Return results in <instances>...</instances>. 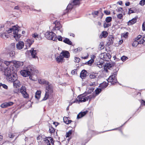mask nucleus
Segmentation results:
<instances>
[{
	"label": "nucleus",
	"mask_w": 145,
	"mask_h": 145,
	"mask_svg": "<svg viewBox=\"0 0 145 145\" xmlns=\"http://www.w3.org/2000/svg\"><path fill=\"white\" fill-rule=\"evenodd\" d=\"M41 83L42 84H45V86H46L50 83L48 81L45 80H41Z\"/></svg>",
	"instance_id": "nucleus-32"
},
{
	"label": "nucleus",
	"mask_w": 145,
	"mask_h": 145,
	"mask_svg": "<svg viewBox=\"0 0 145 145\" xmlns=\"http://www.w3.org/2000/svg\"><path fill=\"white\" fill-rule=\"evenodd\" d=\"M2 86L4 88L7 89L8 88V86L7 85H6L4 84H2Z\"/></svg>",
	"instance_id": "nucleus-61"
},
{
	"label": "nucleus",
	"mask_w": 145,
	"mask_h": 145,
	"mask_svg": "<svg viewBox=\"0 0 145 145\" xmlns=\"http://www.w3.org/2000/svg\"><path fill=\"white\" fill-rule=\"evenodd\" d=\"M26 69H27L28 71L30 72V73L31 74H33V73L36 71L35 67L32 65H30L26 67Z\"/></svg>",
	"instance_id": "nucleus-12"
},
{
	"label": "nucleus",
	"mask_w": 145,
	"mask_h": 145,
	"mask_svg": "<svg viewBox=\"0 0 145 145\" xmlns=\"http://www.w3.org/2000/svg\"><path fill=\"white\" fill-rule=\"evenodd\" d=\"M87 71L85 70H83L81 72L80 75V77L82 79L85 78L87 76Z\"/></svg>",
	"instance_id": "nucleus-22"
},
{
	"label": "nucleus",
	"mask_w": 145,
	"mask_h": 145,
	"mask_svg": "<svg viewBox=\"0 0 145 145\" xmlns=\"http://www.w3.org/2000/svg\"><path fill=\"white\" fill-rule=\"evenodd\" d=\"M31 54H37V53L36 52V50H34V49L32 48L31 50L29 51Z\"/></svg>",
	"instance_id": "nucleus-37"
},
{
	"label": "nucleus",
	"mask_w": 145,
	"mask_h": 145,
	"mask_svg": "<svg viewBox=\"0 0 145 145\" xmlns=\"http://www.w3.org/2000/svg\"><path fill=\"white\" fill-rule=\"evenodd\" d=\"M45 93L42 101L46 100L48 98L51 97L53 92V87L50 83L45 86Z\"/></svg>",
	"instance_id": "nucleus-1"
},
{
	"label": "nucleus",
	"mask_w": 145,
	"mask_h": 145,
	"mask_svg": "<svg viewBox=\"0 0 145 145\" xmlns=\"http://www.w3.org/2000/svg\"><path fill=\"white\" fill-rule=\"evenodd\" d=\"M138 42V44H142L144 43V42L143 40L141 39Z\"/></svg>",
	"instance_id": "nucleus-63"
},
{
	"label": "nucleus",
	"mask_w": 145,
	"mask_h": 145,
	"mask_svg": "<svg viewBox=\"0 0 145 145\" xmlns=\"http://www.w3.org/2000/svg\"><path fill=\"white\" fill-rule=\"evenodd\" d=\"M72 133V131L70 130L68 132H67L66 134V137H69L70 136V135H71Z\"/></svg>",
	"instance_id": "nucleus-40"
},
{
	"label": "nucleus",
	"mask_w": 145,
	"mask_h": 145,
	"mask_svg": "<svg viewBox=\"0 0 145 145\" xmlns=\"http://www.w3.org/2000/svg\"><path fill=\"white\" fill-rule=\"evenodd\" d=\"M96 96V95L95 94H91L89 96H88L87 97L88 98V100L89 99V100H91V99H94Z\"/></svg>",
	"instance_id": "nucleus-30"
},
{
	"label": "nucleus",
	"mask_w": 145,
	"mask_h": 145,
	"mask_svg": "<svg viewBox=\"0 0 145 145\" xmlns=\"http://www.w3.org/2000/svg\"><path fill=\"white\" fill-rule=\"evenodd\" d=\"M82 0H74L72 3L73 5L74 6L75 5H79L80 4V1Z\"/></svg>",
	"instance_id": "nucleus-26"
},
{
	"label": "nucleus",
	"mask_w": 145,
	"mask_h": 145,
	"mask_svg": "<svg viewBox=\"0 0 145 145\" xmlns=\"http://www.w3.org/2000/svg\"><path fill=\"white\" fill-rule=\"evenodd\" d=\"M114 37L112 35L108 37V42L106 43L107 46H109L110 45L113 44L114 40Z\"/></svg>",
	"instance_id": "nucleus-17"
},
{
	"label": "nucleus",
	"mask_w": 145,
	"mask_h": 145,
	"mask_svg": "<svg viewBox=\"0 0 145 145\" xmlns=\"http://www.w3.org/2000/svg\"><path fill=\"white\" fill-rule=\"evenodd\" d=\"M119 65L118 64H116L115 63H106L104 66V70L106 72H108V69L111 70L113 69V71L115 68H119Z\"/></svg>",
	"instance_id": "nucleus-5"
},
{
	"label": "nucleus",
	"mask_w": 145,
	"mask_h": 145,
	"mask_svg": "<svg viewBox=\"0 0 145 145\" xmlns=\"http://www.w3.org/2000/svg\"><path fill=\"white\" fill-rule=\"evenodd\" d=\"M21 74L23 76L26 77L29 76L31 75L30 72L26 69L25 70H21L20 71Z\"/></svg>",
	"instance_id": "nucleus-13"
},
{
	"label": "nucleus",
	"mask_w": 145,
	"mask_h": 145,
	"mask_svg": "<svg viewBox=\"0 0 145 145\" xmlns=\"http://www.w3.org/2000/svg\"><path fill=\"white\" fill-rule=\"evenodd\" d=\"M88 100V98L84 96V94L80 95L78 96L73 103H77L79 102H85Z\"/></svg>",
	"instance_id": "nucleus-7"
},
{
	"label": "nucleus",
	"mask_w": 145,
	"mask_h": 145,
	"mask_svg": "<svg viewBox=\"0 0 145 145\" xmlns=\"http://www.w3.org/2000/svg\"><path fill=\"white\" fill-rule=\"evenodd\" d=\"M104 12L107 15L110 14V13L109 11L107 10H105Z\"/></svg>",
	"instance_id": "nucleus-58"
},
{
	"label": "nucleus",
	"mask_w": 145,
	"mask_h": 145,
	"mask_svg": "<svg viewBox=\"0 0 145 145\" xmlns=\"http://www.w3.org/2000/svg\"><path fill=\"white\" fill-rule=\"evenodd\" d=\"M104 61H99L97 63V66L99 67L100 68H101L103 67H104V66L105 65H104Z\"/></svg>",
	"instance_id": "nucleus-27"
},
{
	"label": "nucleus",
	"mask_w": 145,
	"mask_h": 145,
	"mask_svg": "<svg viewBox=\"0 0 145 145\" xmlns=\"http://www.w3.org/2000/svg\"><path fill=\"white\" fill-rule=\"evenodd\" d=\"M137 18L138 17L136 16L135 18L127 22L128 25H132L136 23Z\"/></svg>",
	"instance_id": "nucleus-21"
},
{
	"label": "nucleus",
	"mask_w": 145,
	"mask_h": 145,
	"mask_svg": "<svg viewBox=\"0 0 145 145\" xmlns=\"http://www.w3.org/2000/svg\"><path fill=\"white\" fill-rule=\"evenodd\" d=\"M102 91V90L100 88H97L95 89V95H96V96L98 95Z\"/></svg>",
	"instance_id": "nucleus-33"
},
{
	"label": "nucleus",
	"mask_w": 145,
	"mask_h": 145,
	"mask_svg": "<svg viewBox=\"0 0 145 145\" xmlns=\"http://www.w3.org/2000/svg\"><path fill=\"white\" fill-rule=\"evenodd\" d=\"M43 140L47 145H54V139L51 137H46L44 138Z\"/></svg>",
	"instance_id": "nucleus-10"
},
{
	"label": "nucleus",
	"mask_w": 145,
	"mask_h": 145,
	"mask_svg": "<svg viewBox=\"0 0 145 145\" xmlns=\"http://www.w3.org/2000/svg\"><path fill=\"white\" fill-rule=\"evenodd\" d=\"M60 54H69V52L67 51H62Z\"/></svg>",
	"instance_id": "nucleus-39"
},
{
	"label": "nucleus",
	"mask_w": 145,
	"mask_h": 145,
	"mask_svg": "<svg viewBox=\"0 0 145 145\" xmlns=\"http://www.w3.org/2000/svg\"><path fill=\"white\" fill-rule=\"evenodd\" d=\"M123 8L122 7L119 8L118 10V12H121L122 13H123Z\"/></svg>",
	"instance_id": "nucleus-51"
},
{
	"label": "nucleus",
	"mask_w": 145,
	"mask_h": 145,
	"mask_svg": "<svg viewBox=\"0 0 145 145\" xmlns=\"http://www.w3.org/2000/svg\"><path fill=\"white\" fill-rule=\"evenodd\" d=\"M15 70L12 67L10 68H8L5 70L4 75L7 76V80H12L13 75H16L15 73Z\"/></svg>",
	"instance_id": "nucleus-3"
},
{
	"label": "nucleus",
	"mask_w": 145,
	"mask_h": 145,
	"mask_svg": "<svg viewBox=\"0 0 145 145\" xmlns=\"http://www.w3.org/2000/svg\"><path fill=\"white\" fill-rule=\"evenodd\" d=\"M15 52L14 51H10L8 53V54H15Z\"/></svg>",
	"instance_id": "nucleus-62"
},
{
	"label": "nucleus",
	"mask_w": 145,
	"mask_h": 145,
	"mask_svg": "<svg viewBox=\"0 0 145 145\" xmlns=\"http://www.w3.org/2000/svg\"><path fill=\"white\" fill-rule=\"evenodd\" d=\"M127 57L124 56H122L121 57V60L123 61H124L127 59Z\"/></svg>",
	"instance_id": "nucleus-42"
},
{
	"label": "nucleus",
	"mask_w": 145,
	"mask_h": 145,
	"mask_svg": "<svg viewBox=\"0 0 145 145\" xmlns=\"http://www.w3.org/2000/svg\"><path fill=\"white\" fill-rule=\"evenodd\" d=\"M88 112V111L86 110L83 112H81L77 115V118L79 119L82 118L86 115Z\"/></svg>",
	"instance_id": "nucleus-23"
},
{
	"label": "nucleus",
	"mask_w": 145,
	"mask_h": 145,
	"mask_svg": "<svg viewBox=\"0 0 145 145\" xmlns=\"http://www.w3.org/2000/svg\"><path fill=\"white\" fill-rule=\"evenodd\" d=\"M80 60V59L78 57H75L74 58V62L78 63Z\"/></svg>",
	"instance_id": "nucleus-49"
},
{
	"label": "nucleus",
	"mask_w": 145,
	"mask_h": 145,
	"mask_svg": "<svg viewBox=\"0 0 145 145\" xmlns=\"http://www.w3.org/2000/svg\"><path fill=\"white\" fill-rule=\"evenodd\" d=\"M1 106L2 108H5L7 107L6 102L4 103L1 105Z\"/></svg>",
	"instance_id": "nucleus-45"
},
{
	"label": "nucleus",
	"mask_w": 145,
	"mask_h": 145,
	"mask_svg": "<svg viewBox=\"0 0 145 145\" xmlns=\"http://www.w3.org/2000/svg\"><path fill=\"white\" fill-rule=\"evenodd\" d=\"M139 4L141 6H143L145 4V0H141Z\"/></svg>",
	"instance_id": "nucleus-43"
},
{
	"label": "nucleus",
	"mask_w": 145,
	"mask_h": 145,
	"mask_svg": "<svg viewBox=\"0 0 145 145\" xmlns=\"http://www.w3.org/2000/svg\"><path fill=\"white\" fill-rule=\"evenodd\" d=\"M18 26L17 25H16L12 26V27L9 28V30L7 31V32L8 33H11L13 31V33L14 35V37L17 41L19 40V39L21 37V35L18 33V32L20 30L18 29Z\"/></svg>",
	"instance_id": "nucleus-2"
},
{
	"label": "nucleus",
	"mask_w": 145,
	"mask_h": 145,
	"mask_svg": "<svg viewBox=\"0 0 145 145\" xmlns=\"http://www.w3.org/2000/svg\"><path fill=\"white\" fill-rule=\"evenodd\" d=\"M108 85V83L105 82H104L103 83L100 84L99 87L101 89H104Z\"/></svg>",
	"instance_id": "nucleus-25"
},
{
	"label": "nucleus",
	"mask_w": 145,
	"mask_h": 145,
	"mask_svg": "<svg viewBox=\"0 0 145 145\" xmlns=\"http://www.w3.org/2000/svg\"><path fill=\"white\" fill-rule=\"evenodd\" d=\"M96 76L93 74H90L89 75V77L91 78H96Z\"/></svg>",
	"instance_id": "nucleus-56"
},
{
	"label": "nucleus",
	"mask_w": 145,
	"mask_h": 145,
	"mask_svg": "<svg viewBox=\"0 0 145 145\" xmlns=\"http://www.w3.org/2000/svg\"><path fill=\"white\" fill-rule=\"evenodd\" d=\"M142 30L143 31H144L145 30V25L143 23L142 25Z\"/></svg>",
	"instance_id": "nucleus-64"
},
{
	"label": "nucleus",
	"mask_w": 145,
	"mask_h": 145,
	"mask_svg": "<svg viewBox=\"0 0 145 145\" xmlns=\"http://www.w3.org/2000/svg\"><path fill=\"white\" fill-rule=\"evenodd\" d=\"M49 131H50L49 132L50 133H52L54 132L55 129L52 126H50L49 127Z\"/></svg>",
	"instance_id": "nucleus-34"
},
{
	"label": "nucleus",
	"mask_w": 145,
	"mask_h": 145,
	"mask_svg": "<svg viewBox=\"0 0 145 145\" xmlns=\"http://www.w3.org/2000/svg\"><path fill=\"white\" fill-rule=\"evenodd\" d=\"M24 45V42L22 41H19L18 43L16 44V47L18 49L21 50L23 48Z\"/></svg>",
	"instance_id": "nucleus-18"
},
{
	"label": "nucleus",
	"mask_w": 145,
	"mask_h": 145,
	"mask_svg": "<svg viewBox=\"0 0 145 145\" xmlns=\"http://www.w3.org/2000/svg\"><path fill=\"white\" fill-rule=\"evenodd\" d=\"M24 65L23 62L20 61H15L14 63V65L16 68H18Z\"/></svg>",
	"instance_id": "nucleus-19"
},
{
	"label": "nucleus",
	"mask_w": 145,
	"mask_h": 145,
	"mask_svg": "<svg viewBox=\"0 0 145 145\" xmlns=\"http://www.w3.org/2000/svg\"><path fill=\"white\" fill-rule=\"evenodd\" d=\"M7 107L9 106L12 105L14 103L12 102H6Z\"/></svg>",
	"instance_id": "nucleus-44"
},
{
	"label": "nucleus",
	"mask_w": 145,
	"mask_h": 145,
	"mask_svg": "<svg viewBox=\"0 0 145 145\" xmlns=\"http://www.w3.org/2000/svg\"><path fill=\"white\" fill-rule=\"evenodd\" d=\"M11 62L8 61H4V63L7 66H8L10 65Z\"/></svg>",
	"instance_id": "nucleus-55"
},
{
	"label": "nucleus",
	"mask_w": 145,
	"mask_h": 145,
	"mask_svg": "<svg viewBox=\"0 0 145 145\" xmlns=\"http://www.w3.org/2000/svg\"><path fill=\"white\" fill-rule=\"evenodd\" d=\"M17 75H13L12 80H9L10 81L12 82L13 86L14 88H18L20 86V84L19 80L17 79Z\"/></svg>",
	"instance_id": "nucleus-8"
},
{
	"label": "nucleus",
	"mask_w": 145,
	"mask_h": 145,
	"mask_svg": "<svg viewBox=\"0 0 145 145\" xmlns=\"http://www.w3.org/2000/svg\"><path fill=\"white\" fill-rule=\"evenodd\" d=\"M123 17V15L122 14H119L117 16V17L118 18L121 19Z\"/></svg>",
	"instance_id": "nucleus-41"
},
{
	"label": "nucleus",
	"mask_w": 145,
	"mask_h": 145,
	"mask_svg": "<svg viewBox=\"0 0 145 145\" xmlns=\"http://www.w3.org/2000/svg\"><path fill=\"white\" fill-rule=\"evenodd\" d=\"M74 5L72 4V3H69L67 7L66 10L64 11L63 15H65L69 11H71Z\"/></svg>",
	"instance_id": "nucleus-15"
},
{
	"label": "nucleus",
	"mask_w": 145,
	"mask_h": 145,
	"mask_svg": "<svg viewBox=\"0 0 145 145\" xmlns=\"http://www.w3.org/2000/svg\"><path fill=\"white\" fill-rule=\"evenodd\" d=\"M82 48H79L78 49V48H77L74 49V52H79L80 51L82 50Z\"/></svg>",
	"instance_id": "nucleus-52"
},
{
	"label": "nucleus",
	"mask_w": 145,
	"mask_h": 145,
	"mask_svg": "<svg viewBox=\"0 0 145 145\" xmlns=\"http://www.w3.org/2000/svg\"><path fill=\"white\" fill-rule=\"evenodd\" d=\"M29 55V59H32L34 58L35 59H37L38 60L39 58L38 57L36 56V55Z\"/></svg>",
	"instance_id": "nucleus-31"
},
{
	"label": "nucleus",
	"mask_w": 145,
	"mask_h": 145,
	"mask_svg": "<svg viewBox=\"0 0 145 145\" xmlns=\"http://www.w3.org/2000/svg\"><path fill=\"white\" fill-rule=\"evenodd\" d=\"M111 25V24H107L105 22L103 24V27L105 28L108 27Z\"/></svg>",
	"instance_id": "nucleus-36"
},
{
	"label": "nucleus",
	"mask_w": 145,
	"mask_h": 145,
	"mask_svg": "<svg viewBox=\"0 0 145 145\" xmlns=\"http://www.w3.org/2000/svg\"><path fill=\"white\" fill-rule=\"evenodd\" d=\"M99 47L101 50L103 49L104 48L103 43L102 42L100 43V44L99 45Z\"/></svg>",
	"instance_id": "nucleus-47"
},
{
	"label": "nucleus",
	"mask_w": 145,
	"mask_h": 145,
	"mask_svg": "<svg viewBox=\"0 0 145 145\" xmlns=\"http://www.w3.org/2000/svg\"><path fill=\"white\" fill-rule=\"evenodd\" d=\"M112 21V18L111 17H108L106 18L105 21L107 23H109Z\"/></svg>",
	"instance_id": "nucleus-35"
},
{
	"label": "nucleus",
	"mask_w": 145,
	"mask_h": 145,
	"mask_svg": "<svg viewBox=\"0 0 145 145\" xmlns=\"http://www.w3.org/2000/svg\"><path fill=\"white\" fill-rule=\"evenodd\" d=\"M101 34L102 35V36H101V35H100L99 36L100 38H102V37L105 38L107 36L108 33L106 31H103L102 32Z\"/></svg>",
	"instance_id": "nucleus-28"
},
{
	"label": "nucleus",
	"mask_w": 145,
	"mask_h": 145,
	"mask_svg": "<svg viewBox=\"0 0 145 145\" xmlns=\"http://www.w3.org/2000/svg\"><path fill=\"white\" fill-rule=\"evenodd\" d=\"M119 69V68H117L114 69V72L108 79V82H111V84H114L115 83L118 82L116 76Z\"/></svg>",
	"instance_id": "nucleus-4"
},
{
	"label": "nucleus",
	"mask_w": 145,
	"mask_h": 145,
	"mask_svg": "<svg viewBox=\"0 0 145 145\" xmlns=\"http://www.w3.org/2000/svg\"><path fill=\"white\" fill-rule=\"evenodd\" d=\"M77 70L76 69H74L72 70L71 72V73L72 74H74L77 73Z\"/></svg>",
	"instance_id": "nucleus-53"
},
{
	"label": "nucleus",
	"mask_w": 145,
	"mask_h": 145,
	"mask_svg": "<svg viewBox=\"0 0 145 145\" xmlns=\"http://www.w3.org/2000/svg\"><path fill=\"white\" fill-rule=\"evenodd\" d=\"M39 35H38L37 34L34 33L32 35V37H34L35 38H39Z\"/></svg>",
	"instance_id": "nucleus-60"
},
{
	"label": "nucleus",
	"mask_w": 145,
	"mask_h": 145,
	"mask_svg": "<svg viewBox=\"0 0 145 145\" xmlns=\"http://www.w3.org/2000/svg\"><path fill=\"white\" fill-rule=\"evenodd\" d=\"M91 56V59L89 60L88 61L86 62L85 64L91 65L94 62V59L96 57L95 56V55H93V56Z\"/></svg>",
	"instance_id": "nucleus-20"
},
{
	"label": "nucleus",
	"mask_w": 145,
	"mask_h": 145,
	"mask_svg": "<svg viewBox=\"0 0 145 145\" xmlns=\"http://www.w3.org/2000/svg\"><path fill=\"white\" fill-rule=\"evenodd\" d=\"M57 39L58 40L60 41H62L63 37L61 36H58L57 38Z\"/></svg>",
	"instance_id": "nucleus-54"
},
{
	"label": "nucleus",
	"mask_w": 145,
	"mask_h": 145,
	"mask_svg": "<svg viewBox=\"0 0 145 145\" xmlns=\"http://www.w3.org/2000/svg\"><path fill=\"white\" fill-rule=\"evenodd\" d=\"M55 57L57 62L58 63H61L64 61L63 59L64 57L62 56V55H59L57 56L55 55Z\"/></svg>",
	"instance_id": "nucleus-16"
},
{
	"label": "nucleus",
	"mask_w": 145,
	"mask_h": 145,
	"mask_svg": "<svg viewBox=\"0 0 145 145\" xmlns=\"http://www.w3.org/2000/svg\"><path fill=\"white\" fill-rule=\"evenodd\" d=\"M20 91L24 98H28V95L26 92V88L24 86H22L20 89Z\"/></svg>",
	"instance_id": "nucleus-11"
},
{
	"label": "nucleus",
	"mask_w": 145,
	"mask_h": 145,
	"mask_svg": "<svg viewBox=\"0 0 145 145\" xmlns=\"http://www.w3.org/2000/svg\"><path fill=\"white\" fill-rule=\"evenodd\" d=\"M128 35V33L127 32L125 33H123V37L125 38H126L127 37Z\"/></svg>",
	"instance_id": "nucleus-59"
},
{
	"label": "nucleus",
	"mask_w": 145,
	"mask_h": 145,
	"mask_svg": "<svg viewBox=\"0 0 145 145\" xmlns=\"http://www.w3.org/2000/svg\"><path fill=\"white\" fill-rule=\"evenodd\" d=\"M99 13L98 11H95L93 12L92 13V14L93 16L94 17H95L96 16H94V15H98Z\"/></svg>",
	"instance_id": "nucleus-46"
},
{
	"label": "nucleus",
	"mask_w": 145,
	"mask_h": 145,
	"mask_svg": "<svg viewBox=\"0 0 145 145\" xmlns=\"http://www.w3.org/2000/svg\"><path fill=\"white\" fill-rule=\"evenodd\" d=\"M54 24H55V27H54L53 30H59L62 27V25H61L60 23L59 22L56 21L53 23Z\"/></svg>",
	"instance_id": "nucleus-14"
},
{
	"label": "nucleus",
	"mask_w": 145,
	"mask_h": 145,
	"mask_svg": "<svg viewBox=\"0 0 145 145\" xmlns=\"http://www.w3.org/2000/svg\"><path fill=\"white\" fill-rule=\"evenodd\" d=\"M45 36L48 39L55 41L57 40V36L56 34L53 32H47L45 33Z\"/></svg>",
	"instance_id": "nucleus-6"
},
{
	"label": "nucleus",
	"mask_w": 145,
	"mask_h": 145,
	"mask_svg": "<svg viewBox=\"0 0 145 145\" xmlns=\"http://www.w3.org/2000/svg\"><path fill=\"white\" fill-rule=\"evenodd\" d=\"M1 36L2 38L7 37V34L6 33H2L1 35Z\"/></svg>",
	"instance_id": "nucleus-57"
},
{
	"label": "nucleus",
	"mask_w": 145,
	"mask_h": 145,
	"mask_svg": "<svg viewBox=\"0 0 145 145\" xmlns=\"http://www.w3.org/2000/svg\"><path fill=\"white\" fill-rule=\"evenodd\" d=\"M68 118L67 117H64L63 118L64 121L66 124H68Z\"/></svg>",
	"instance_id": "nucleus-50"
},
{
	"label": "nucleus",
	"mask_w": 145,
	"mask_h": 145,
	"mask_svg": "<svg viewBox=\"0 0 145 145\" xmlns=\"http://www.w3.org/2000/svg\"><path fill=\"white\" fill-rule=\"evenodd\" d=\"M131 8H130L129 9V12L128 13V14L129 15H130V14L132 13L136 12V11H135L134 10H131Z\"/></svg>",
	"instance_id": "nucleus-38"
},
{
	"label": "nucleus",
	"mask_w": 145,
	"mask_h": 145,
	"mask_svg": "<svg viewBox=\"0 0 145 145\" xmlns=\"http://www.w3.org/2000/svg\"><path fill=\"white\" fill-rule=\"evenodd\" d=\"M111 56V55H101L100 57L101 59L103 60V61H108L109 59L110 61H111L112 59L115 60L116 58L115 56H114L112 58Z\"/></svg>",
	"instance_id": "nucleus-9"
},
{
	"label": "nucleus",
	"mask_w": 145,
	"mask_h": 145,
	"mask_svg": "<svg viewBox=\"0 0 145 145\" xmlns=\"http://www.w3.org/2000/svg\"><path fill=\"white\" fill-rule=\"evenodd\" d=\"M27 42V44L30 47L31 45L34 42L33 40L32 39H28L26 41Z\"/></svg>",
	"instance_id": "nucleus-24"
},
{
	"label": "nucleus",
	"mask_w": 145,
	"mask_h": 145,
	"mask_svg": "<svg viewBox=\"0 0 145 145\" xmlns=\"http://www.w3.org/2000/svg\"><path fill=\"white\" fill-rule=\"evenodd\" d=\"M138 44V42L137 41H134L132 44V45L133 46H136Z\"/></svg>",
	"instance_id": "nucleus-48"
},
{
	"label": "nucleus",
	"mask_w": 145,
	"mask_h": 145,
	"mask_svg": "<svg viewBox=\"0 0 145 145\" xmlns=\"http://www.w3.org/2000/svg\"><path fill=\"white\" fill-rule=\"evenodd\" d=\"M63 42L69 45H71L72 44V42L69 39L67 38H65V39L63 41Z\"/></svg>",
	"instance_id": "nucleus-29"
}]
</instances>
